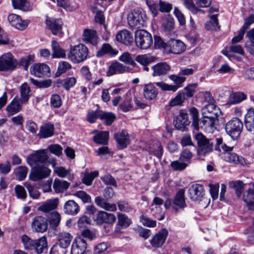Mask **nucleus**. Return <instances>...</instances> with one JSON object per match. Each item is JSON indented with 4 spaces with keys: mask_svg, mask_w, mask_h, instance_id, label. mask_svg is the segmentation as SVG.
<instances>
[{
    "mask_svg": "<svg viewBox=\"0 0 254 254\" xmlns=\"http://www.w3.org/2000/svg\"><path fill=\"white\" fill-rule=\"evenodd\" d=\"M197 145V154L200 157H205L213 150L216 138H208L202 133H197L194 136Z\"/></svg>",
    "mask_w": 254,
    "mask_h": 254,
    "instance_id": "nucleus-1",
    "label": "nucleus"
},
{
    "mask_svg": "<svg viewBox=\"0 0 254 254\" xmlns=\"http://www.w3.org/2000/svg\"><path fill=\"white\" fill-rule=\"evenodd\" d=\"M88 55V49L86 46L79 44L70 46L68 58L73 63H80L86 59Z\"/></svg>",
    "mask_w": 254,
    "mask_h": 254,
    "instance_id": "nucleus-2",
    "label": "nucleus"
},
{
    "mask_svg": "<svg viewBox=\"0 0 254 254\" xmlns=\"http://www.w3.org/2000/svg\"><path fill=\"white\" fill-rule=\"evenodd\" d=\"M243 128V124L238 118H233L228 122L225 127L226 133L233 140H237L240 136Z\"/></svg>",
    "mask_w": 254,
    "mask_h": 254,
    "instance_id": "nucleus-3",
    "label": "nucleus"
},
{
    "mask_svg": "<svg viewBox=\"0 0 254 254\" xmlns=\"http://www.w3.org/2000/svg\"><path fill=\"white\" fill-rule=\"evenodd\" d=\"M135 42L137 47L141 49H147L153 43L151 35L143 29L137 30L135 32Z\"/></svg>",
    "mask_w": 254,
    "mask_h": 254,
    "instance_id": "nucleus-4",
    "label": "nucleus"
},
{
    "mask_svg": "<svg viewBox=\"0 0 254 254\" xmlns=\"http://www.w3.org/2000/svg\"><path fill=\"white\" fill-rule=\"evenodd\" d=\"M169 78L174 82L175 85H169L163 81L155 82V84L163 91L175 92L179 87L182 86V84L186 79V77L179 74L178 75L171 74L169 76Z\"/></svg>",
    "mask_w": 254,
    "mask_h": 254,
    "instance_id": "nucleus-5",
    "label": "nucleus"
},
{
    "mask_svg": "<svg viewBox=\"0 0 254 254\" xmlns=\"http://www.w3.org/2000/svg\"><path fill=\"white\" fill-rule=\"evenodd\" d=\"M17 64L16 60L10 52L4 53L0 57V71H12L16 67Z\"/></svg>",
    "mask_w": 254,
    "mask_h": 254,
    "instance_id": "nucleus-6",
    "label": "nucleus"
},
{
    "mask_svg": "<svg viewBox=\"0 0 254 254\" xmlns=\"http://www.w3.org/2000/svg\"><path fill=\"white\" fill-rule=\"evenodd\" d=\"M49 158L45 150H39L29 155L27 158V162L30 166L44 165Z\"/></svg>",
    "mask_w": 254,
    "mask_h": 254,
    "instance_id": "nucleus-7",
    "label": "nucleus"
},
{
    "mask_svg": "<svg viewBox=\"0 0 254 254\" xmlns=\"http://www.w3.org/2000/svg\"><path fill=\"white\" fill-rule=\"evenodd\" d=\"M146 19L144 11L140 9H134L127 17L129 25L132 27L138 28L143 26Z\"/></svg>",
    "mask_w": 254,
    "mask_h": 254,
    "instance_id": "nucleus-8",
    "label": "nucleus"
},
{
    "mask_svg": "<svg viewBox=\"0 0 254 254\" xmlns=\"http://www.w3.org/2000/svg\"><path fill=\"white\" fill-rule=\"evenodd\" d=\"M29 177L33 181L41 180L48 177L51 174V171L45 165H37L32 166Z\"/></svg>",
    "mask_w": 254,
    "mask_h": 254,
    "instance_id": "nucleus-9",
    "label": "nucleus"
},
{
    "mask_svg": "<svg viewBox=\"0 0 254 254\" xmlns=\"http://www.w3.org/2000/svg\"><path fill=\"white\" fill-rule=\"evenodd\" d=\"M185 190L180 189L176 193L172 202V207L178 212V209L183 210L187 207L185 198Z\"/></svg>",
    "mask_w": 254,
    "mask_h": 254,
    "instance_id": "nucleus-10",
    "label": "nucleus"
},
{
    "mask_svg": "<svg viewBox=\"0 0 254 254\" xmlns=\"http://www.w3.org/2000/svg\"><path fill=\"white\" fill-rule=\"evenodd\" d=\"M189 196L194 201H200L204 196V190L202 185L194 184L192 185L188 190Z\"/></svg>",
    "mask_w": 254,
    "mask_h": 254,
    "instance_id": "nucleus-11",
    "label": "nucleus"
},
{
    "mask_svg": "<svg viewBox=\"0 0 254 254\" xmlns=\"http://www.w3.org/2000/svg\"><path fill=\"white\" fill-rule=\"evenodd\" d=\"M202 115L204 118L216 119L221 114L219 107L214 104H209L201 109Z\"/></svg>",
    "mask_w": 254,
    "mask_h": 254,
    "instance_id": "nucleus-12",
    "label": "nucleus"
},
{
    "mask_svg": "<svg viewBox=\"0 0 254 254\" xmlns=\"http://www.w3.org/2000/svg\"><path fill=\"white\" fill-rule=\"evenodd\" d=\"M87 244L85 240L81 238H76L72 245L71 254H91L88 251H86Z\"/></svg>",
    "mask_w": 254,
    "mask_h": 254,
    "instance_id": "nucleus-13",
    "label": "nucleus"
},
{
    "mask_svg": "<svg viewBox=\"0 0 254 254\" xmlns=\"http://www.w3.org/2000/svg\"><path fill=\"white\" fill-rule=\"evenodd\" d=\"M168 235V230L165 228L162 229L150 240V244L154 248L161 247L165 243Z\"/></svg>",
    "mask_w": 254,
    "mask_h": 254,
    "instance_id": "nucleus-14",
    "label": "nucleus"
},
{
    "mask_svg": "<svg viewBox=\"0 0 254 254\" xmlns=\"http://www.w3.org/2000/svg\"><path fill=\"white\" fill-rule=\"evenodd\" d=\"M175 127L180 130L184 131L190 124L188 115L184 111H181L179 115L174 121Z\"/></svg>",
    "mask_w": 254,
    "mask_h": 254,
    "instance_id": "nucleus-15",
    "label": "nucleus"
},
{
    "mask_svg": "<svg viewBox=\"0 0 254 254\" xmlns=\"http://www.w3.org/2000/svg\"><path fill=\"white\" fill-rule=\"evenodd\" d=\"M116 220V217L112 213H108L105 211H99L96 214L95 221L99 225L103 223L113 224Z\"/></svg>",
    "mask_w": 254,
    "mask_h": 254,
    "instance_id": "nucleus-16",
    "label": "nucleus"
},
{
    "mask_svg": "<svg viewBox=\"0 0 254 254\" xmlns=\"http://www.w3.org/2000/svg\"><path fill=\"white\" fill-rule=\"evenodd\" d=\"M32 228L36 232L43 233L48 229V223L43 216L35 217L31 224Z\"/></svg>",
    "mask_w": 254,
    "mask_h": 254,
    "instance_id": "nucleus-17",
    "label": "nucleus"
},
{
    "mask_svg": "<svg viewBox=\"0 0 254 254\" xmlns=\"http://www.w3.org/2000/svg\"><path fill=\"white\" fill-rule=\"evenodd\" d=\"M46 23L54 35L61 36L63 22L61 19L48 18L46 19Z\"/></svg>",
    "mask_w": 254,
    "mask_h": 254,
    "instance_id": "nucleus-18",
    "label": "nucleus"
},
{
    "mask_svg": "<svg viewBox=\"0 0 254 254\" xmlns=\"http://www.w3.org/2000/svg\"><path fill=\"white\" fill-rule=\"evenodd\" d=\"M49 66L44 64H37L31 68V74L38 77L49 76L50 73Z\"/></svg>",
    "mask_w": 254,
    "mask_h": 254,
    "instance_id": "nucleus-19",
    "label": "nucleus"
},
{
    "mask_svg": "<svg viewBox=\"0 0 254 254\" xmlns=\"http://www.w3.org/2000/svg\"><path fill=\"white\" fill-rule=\"evenodd\" d=\"M153 76H163L168 74L171 70L170 66L165 62L158 63L152 66Z\"/></svg>",
    "mask_w": 254,
    "mask_h": 254,
    "instance_id": "nucleus-20",
    "label": "nucleus"
},
{
    "mask_svg": "<svg viewBox=\"0 0 254 254\" xmlns=\"http://www.w3.org/2000/svg\"><path fill=\"white\" fill-rule=\"evenodd\" d=\"M114 136L120 149L126 148L130 142L129 134L125 130L115 133Z\"/></svg>",
    "mask_w": 254,
    "mask_h": 254,
    "instance_id": "nucleus-21",
    "label": "nucleus"
},
{
    "mask_svg": "<svg viewBox=\"0 0 254 254\" xmlns=\"http://www.w3.org/2000/svg\"><path fill=\"white\" fill-rule=\"evenodd\" d=\"M170 48V52L175 54H180L185 51L186 46L184 43L180 40L170 39L168 42Z\"/></svg>",
    "mask_w": 254,
    "mask_h": 254,
    "instance_id": "nucleus-22",
    "label": "nucleus"
},
{
    "mask_svg": "<svg viewBox=\"0 0 254 254\" xmlns=\"http://www.w3.org/2000/svg\"><path fill=\"white\" fill-rule=\"evenodd\" d=\"M116 40L126 45H130L133 42L131 33L126 29L119 32L116 35Z\"/></svg>",
    "mask_w": 254,
    "mask_h": 254,
    "instance_id": "nucleus-23",
    "label": "nucleus"
},
{
    "mask_svg": "<svg viewBox=\"0 0 254 254\" xmlns=\"http://www.w3.org/2000/svg\"><path fill=\"white\" fill-rule=\"evenodd\" d=\"M58 203L59 198H58L48 199L43 202L38 208V210L45 213H48L51 211L56 209L58 207Z\"/></svg>",
    "mask_w": 254,
    "mask_h": 254,
    "instance_id": "nucleus-24",
    "label": "nucleus"
},
{
    "mask_svg": "<svg viewBox=\"0 0 254 254\" xmlns=\"http://www.w3.org/2000/svg\"><path fill=\"white\" fill-rule=\"evenodd\" d=\"M128 67L122 64L116 62L112 63L109 66L107 75L110 76L117 73H122L128 71Z\"/></svg>",
    "mask_w": 254,
    "mask_h": 254,
    "instance_id": "nucleus-25",
    "label": "nucleus"
},
{
    "mask_svg": "<svg viewBox=\"0 0 254 254\" xmlns=\"http://www.w3.org/2000/svg\"><path fill=\"white\" fill-rule=\"evenodd\" d=\"M215 119L203 118L199 122V128H201L203 130L208 133L213 132L216 127L214 122Z\"/></svg>",
    "mask_w": 254,
    "mask_h": 254,
    "instance_id": "nucleus-26",
    "label": "nucleus"
},
{
    "mask_svg": "<svg viewBox=\"0 0 254 254\" xmlns=\"http://www.w3.org/2000/svg\"><path fill=\"white\" fill-rule=\"evenodd\" d=\"M246 37L248 39L245 44V48L248 53L254 56V28L247 32Z\"/></svg>",
    "mask_w": 254,
    "mask_h": 254,
    "instance_id": "nucleus-27",
    "label": "nucleus"
},
{
    "mask_svg": "<svg viewBox=\"0 0 254 254\" xmlns=\"http://www.w3.org/2000/svg\"><path fill=\"white\" fill-rule=\"evenodd\" d=\"M82 39L86 43L96 45L98 42L97 33L93 30L86 29L84 30Z\"/></svg>",
    "mask_w": 254,
    "mask_h": 254,
    "instance_id": "nucleus-28",
    "label": "nucleus"
},
{
    "mask_svg": "<svg viewBox=\"0 0 254 254\" xmlns=\"http://www.w3.org/2000/svg\"><path fill=\"white\" fill-rule=\"evenodd\" d=\"M143 91L144 97L148 100L155 99L158 95L157 89L151 83L144 85Z\"/></svg>",
    "mask_w": 254,
    "mask_h": 254,
    "instance_id": "nucleus-29",
    "label": "nucleus"
},
{
    "mask_svg": "<svg viewBox=\"0 0 254 254\" xmlns=\"http://www.w3.org/2000/svg\"><path fill=\"white\" fill-rule=\"evenodd\" d=\"M245 125L248 131L254 133V109L248 110L245 116Z\"/></svg>",
    "mask_w": 254,
    "mask_h": 254,
    "instance_id": "nucleus-30",
    "label": "nucleus"
},
{
    "mask_svg": "<svg viewBox=\"0 0 254 254\" xmlns=\"http://www.w3.org/2000/svg\"><path fill=\"white\" fill-rule=\"evenodd\" d=\"M135 61L143 65V70L148 71L149 68L147 65L153 62L155 60V58L149 54H145L142 55H138L135 59Z\"/></svg>",
    "mask_w": 254,
    "mask_h": 254,
    "instance_id": "nucleus-31",
    "label": "nucleus"
},
{
    "mask_svg": "<svg viewBox=\"0 0 254 254\" xmlns=\"http://www.w3.org/2000/svg\"><path fill=\"white\" fill-rule=\"evenodd\" d=\"M96 204L107 211L115 212L117 210L116 204H111L107 202V201L100 196H97L95 198Z\"/></svg>",
    "mask_w": 254,
    "mask_h": 254,
    "instance_id": "nucleus-32",
    "label": "nucleus"
},
{
    "mask_svg": "<svg viewBox=\"0 0 254 254\" xmlns=\"http://www.w3.org/2000/svg\"><path fill=\"white\" fill-rule=\"evenodd\" d=\"M54 134V126L51 123H47L41 126L39 135L40 138H46L53 136Z\"/></svg>",
    "mask_w": 254,
    "mask_h": 254,
    "instance_id": "nucleus-33",
    "label": "nucleus"
},
{
    "mask_svg": "<svg viewBox=\"0 0 254 254\" xmlns=\"http://www.w3.org/2000/svg\"><path fill=\"white\" fill-rule=\"evenodd\" d=\"M64 208L65 213L71 215L77 214L79 210L77 203L72 200H69L66 202Z\"/></svg>",
    "mask_w": 254,
    "mask_h": 254,
    "instance_id": "nucleus-34",
    "label": "nucleus"
},
{
    "mask_svg": "<svg viewBox=\"0 0 254 254\" xmlns=\"http://www.w3.org/2000/svg\"><path fill=\"white\" fill-rule=\"evenodd\" d=\"M69 186V183L58 178H56L53 183V188L56 193L63 192L68 188Z\"/></svg>",
    "mask_w": 254,
    "mask_h": 254,
    "instance_id": "nucleus-35",
    "label": "nucleus"
},
{
    "mask_svg": "<svg viewBox=\"0 0 254 254\" xmlns=\"http://www.w3.org/2000/svg\"><path fill=\"white\" fill-rule=\"evenodd\" d=\"M35 242L33 250H35L37 254H40L47 250L48 244L46 237L43 236L40 239L35 240Z\"/></svg>",
    "mask_w": 254,
    "mask_h": 254,
    "instance_id": "nucleus-36",
    "label": "nucleus"
},
{
    "mask_svg": "<svg viewBox=\"0 0 254 254\" xmlns=\"http://www.w3.org/2000/svg\"><path fill=\"white\" fill-rule=\"evenodd\" d=\"M72 236L68 233L62 232L59 235V244L61 248L65 249L70 244Z\"/></svg>",
    "mask_w": 254,
    "mask_h": 254,
    "instance_id": "nucleus-37",
    "label": "nucleus"
},
{
    "mask_svg": "<svg viewBox=\"0 0 254 254\" xmlns=\"http://www.w3.org/2000/svg\"><path fill=\"white\" fill-rule=\"evenodd\" d=\"M109 133L107 131H99L93 137V141L97 144L106 145L108 142Z\"/></svg>",
    "mask_w": 254,
    "mask_h": 254,
    "instance_id": "nucleus-38",
    "label": "nucleus"
},
{
    "mask_svg": "<svg viewBox=\"0 0 254 254\" xmlns=\"http://www.w3.org/2000/svg\"><path fill=\"white\" fill-rule=\"evenodd\" d=\"M51 46L53 52V57L57 58H65L66 54L65 51L60 46L55 40H52Z\"/></svg>",
    "mask_w": 254,
    "mask_h": 254,
    "instance_id": "nucleus-39",
    "label": "nucleus"
},
{
    "mask_svg": "<svg viewBox=\"0 0 254 254\" xmlns=\"http://www.w3.org/2000/svg\"><path fill=\"white\" fill-rule=\"evenodd\" d=\"M21 101L16 99H13L11 103L6 107V110L9 114L13 115L19 112L21 109Z\"/></svg>",
    "mask_w": 254,
    "mask_h": 254,
    "instance_id": "nucleus-40",
    "label": "nucleus"
},
{
    "mask_svg": "<svg viewBox=\"0 0 254 254\" xmlns=\"http://www.w3.org/2000/svg\"><path fill=\"white\" fill-rule=\"evenodd\" d=\"M225 159L226 161L235 164L243 165L245 163L244 159L239 157L235 153H227L225 154Z\"/></svg>",
    "mask_w": 254,
    "mask_h": 254,
    "instance_id": "nucleus-41",
    "label": "nucleus"
},
{
    "mask_svg": "<svg viewBox=\"0 0 254 254\" xmlns=\"http://www.w3.org/2000/svg\"><path fill=\"white\" fill-rule=\"evenodd\" d=\"M61 219V215L57 211L52 212L48 220L50 227L53 229H56L59 225Z\"/></svg>",
    "mask_w": 254,
    "mask_h": 254,
    "instance_id": "nucleus-42",
    "label": "nucleus"
},
{
    "mask_svg": "<svg viewBox=\"0 0 254 254\" xmlns=\"http://www.w3.org/2000/svg\"><path fill=\"white\" fill-rule=\"evenodd\" d=\"M246 98L247 95L243 92L233 93L230 96L229 103L230 104H237L245 100Z\"/></svg>",
    "mask_w": 254,
    "mask_h": 254,
    "instance_id": "nucleus-43",
    "label": "nucleus"
},
{
    "mask_svg": "<svg viewBox=\"0 0 254 254\" xmlns=\"http://www.w3.org/2000/svg\"><path fill=\"white\" fill-rule=\"evenodd\" d=\"M12 3L15 9H18L24 11L30 10V6L27 0H12Z\"/></svg>",
    "mask_w": 254,
    "mask_h": 254,
    "instance_id": "nucleus-44",
    "label": "nucleus"
},
{
    "mask_svg": "<svg viewBox=\"0 0 254 254\" xmlns=\"http://www.w3.org/2000/svg\"><path fill=\"white\" fill-rule=\"evenodd\" d=\"M118 225L122 228H127L131 223V220L126 215L118 213Z\"/></svg>",
    "mask_w": 254,
    "mask_h": 254,
    "instance_id": "nucleus-45",
    "label": "nucleus"
},
{
    "mask_svg": "<svg viewBox=\"0 0 254 254\" xmlns=\"http://www.w3.org/2000/svg\"><path fill=\"white\" fill-rule=\"evenodd\" d=\"M30 87L26 83H23L20 87V101L21 103H26L29 98Z\"/></svg>",
    "mask_w": 254,
    "mask_h": 254,
    "instance_id": "nucleus-46",
    "label": "nucleus"
},
{
    "mask_svg": "<svg viewBox=\"0 0 254 254\" xmlns=\"http://www.w3.org/2000/svg\"><path fill=\"white\" fill-rule=\"evenodd\" d=\"M233 149V147L227 146L226 144L223 143L222 138H216V143L215 145V150L221 151V150L225 152L226 153H230Z\"/></svg>",
    "mask_w": 254,
    "mask_h": 254,
    "instance_id": "nucleus-47",
    "label": "nucleus"
},
{
    "mask_svg": "<svg viewBox=\"0 0 254 254\" xmlns=\"http://www.w3.org/2000/svg\"><path fill=\"white\" fill-rule=\"evenodd\" d=\"M109 54L115 55L117 54V52L114 50L109 44H104L101 49L97 52L98 57H102L105 54Z\"/></svg>",
    "mask_w": 254,
    "mask_h": 254,
    "instance_id": "nucleus-48",
    "label": "nucleus"
},
{
    "mask_svg": "<svg viewBox=\"0 0 254 254\" xmlns=\"http://www.w3.org/2000/svg\"><path fill=\"white\" fill-rule=\"evenodd\" d=\"M150 211L152 215L158 220L161 221L164 219V215L162 213V209L160 206L151 204L150 206Z\"/></svg>",
    "mask_w": 254,
    "mask_h": 254,
    "instance_id": "nucleus-49",
    "label": "nucleus"
},
{
    "mask_svg": "<svg viewBox=\"0 0 254 254\" xmlns=\"http://www.w3.org/2000/svg\"><path fill=\"white\" fill-rule=\"evenodd\" d=\"M190 114L192 120V126L196 130L199 129L198 111L194 107L191 108L190 110Z\"/></svg>",
    "mask_w": 254,
    "mask_h": 254,
    "instance_id": "nucleus-50",
    "label": "nucleus"
},
{
    "mask_svg": "<svg viewBox=\"0 0 254 254\" xmlns=\"http://www.w3.org/2000/svg\"><path fill=\"white\" fill-rule=\"evenodd\" d=\"M116 117L111 112H105L101 110L100 120H104L107 126H110L116 119Z\"/></svg>",
    "mask_w": 254,
    "mask_h": 254,
    "instance_id": "nucleus-51",
    "label": "nucleus"
},
{
    "mask_svg": "<svg viewBox=\"0 0 254 254\" xmlns=\"http://www.w3.org/2000/svg\"><path fill=\"white\" fill-rule=\"evenodd\" d=\"M131 100L130 98H126L119 105V107L124 112H127L130 110L136 109V107L131 103Z\"/></svg>",
    "mask_w": 254,
    "mask_h": 254,
    "instance_id": "nucleus-52",
    "label": "nucleus"
},
{
    "mask_svg": "<svg viewBox=\"0 0 254 254\" xmlns=\"http://www.w3.org/2000/svg\"><path fill=\"white\" fill-rule=\"evenodd\" d=\"M21 241L25 250H34V245H35V240H32L26 235H23L21 236Z\"/></svg>",
    "mask_w": 254,
    "mask_h": 254,
    "instance_id": "nucleus-53",
    "label": "nucleus"
},
{
    "mask_svg": "<svg viewBox=\"0 0 254 254\" xmlns=\"http://www.w3.org/2000/svg\"><path fill=\"white\" fill-rule=\"evenodd\" d=\"M54 172L57 174V175L61 178H67L68 179L71 177L70 169H66L64 167L60 166L56 167L55 168Z\"/></svg>",
    "mask_w": 254,
    "mask_h": 254,
    "instance_id": "nucleus-54",
    "label": "nucleus"
},
{
    "mask_svg": "<svg viewBox=\"0 0 254 254\" xmlns=\"http://www.w3.org/2000/svg\"><path fill=\"white\" fill-rule=\"evenodd\" d=\"M76 82V79L73 77H67L63 80H59L57 83L58 84L61 83L66 90H68L75 84Z\"/></svg>",
    "mask_w": 254,
    "mask_h": 254,
    "instance_id": "nucleus-55",
    "label": "nucleus"
},
{
    "mask_svg": "<svg viewBox=\"0 0 254 254\" xmlns=\"http://www.w3.org/2000/svg\"><path fill=\"white\" fill-rule=\"evenodd\" d=\"M99 173L97 171L91 172L90 173H85L82 179L83 184L86 186H90L94 178L98 176Z\"/></svg>",
    "mask_w": 254,
    "mask_h": 254,
    "instance_id": "nucleus-56",
    "label": "nucleus"
},
{
    "mask_svg": "<svg viewBox=\"0 0 254 254\" xmlns=\"http://www.w3.org/2000/svg\"><path fill=\"white\" fill-rule=\"evenodd\" d=\"M91 9L94 13H96L95 16V21L96 22L100 24L103 25L105 28H106V25L105 24V18L102 11H96V7L92 6Z\"/></svg>",
    "mask_w": 254,
    "mask_h": 254,
    "instance_id": "nucleus-57",
    "label": "nucleus"
},
{
    "mask_svg": "<svg viewBox=\"0 0 254 254\" xmlns=\"http://www.w3.org/2000/svg\"><path fill=\"white\" fill-rule=\"evenodd\" d=\"M185 99V94L183 92L179 93L174 98L169 102V106H176L181 105Z\"/></svg>",
    "mask_w": 254,
    "mask_h": 254,
    "instance_id": "nucleus-58",
    "label": "nucleus"
},
{
    "mask_svg": "<svg viewBox=\"0 0 254 254\" xmlns=\"http://www.w3.org/2000/svg\"><path fill=\"white\" fill-rule=\"evenodd\" d=\"M101 110L90 111L86 115L87 121L90 124H93L95 122L96 119H100Z\"/></svg>",
    "mask_w": 254,
    "mask_h": 254,
    "instance_id": "nucleus-59",
    "label": "nucleus"
},
{
    "mask_svg": "<svg viewBox=\"0 0 254 254\" xmlns=\"http://www.w3.org/2000/svg\"><path fill=\"white\" fill-rule=\"evenodd\" d=\"M30 80L31 83H32L34 85L39 88H48L51 86L52 83L51 79H46L41 81H38L37 80L31 78Z\"/></svg>",
    "mask_w": 254,
    "mask_h": 254,
    "instance_id": "nucleus-60",
    "label": "nucleus"
},
{
    "mask_svg": "<svg viewBox=\"0 0 254 254\" xmlns=\"http://www.w3.org/2000/svg\"><path fill=\"white\" fill-rule=\"evenodd\" d=\"M28 168L25 166H19L15 171V175L19 181H23L26 177Z\"/></svg>",
    "mask_w": 254,
    "mask_h": 254,
    "instance_id": "nucleus-61",
    "label": "nucleus"
},
{
    "mask_svg": "<svg viewBox=\"0 0 254 254\" xmlns=\"http://www.w3.org/2000/svg\"><path fill=\"white\" fill-rule=\"evenodd\" d=\"M71 68V64L67 62L63 61L59 63L56 76H60Z\"/></svg>",
    "mask_w": 254,
    "mask_h": 254,
    "instance_id": "nucleus-62",
    "label": "nucleus"
},
{
    "mask_svg": "<svg viewBox=\"0 0 254 254\" xmlns=\"http://www.w3.org/2000/svg\"><path fill=\"white\" fill-rule=\"evenodd\" d=\"M34 61V55H28L22 58L19 61V64L24 67V69L27 70L28 67Z\"/></svg>",
    "mask_w": 254,
    "mask_h": 254,
    "instance_id": "nucleus-63",
    "label": "nucleus"
},
{
    "mask_svg": "<svg viewBox=\"0 0 254 254\" xmlns=\"http://www.w3.org/2000/svg\"><path fill=\"white\" fill-rule=\"evenodd\" d=\"M150 151L157 158L160 159L163 155V147L159 142H156L153 148L150 149Z\"/></svg>",
    "mask_w": 254,
    "mask_h": 254,
    "instance_id": "nucleus-64",
    "label": "nucleus"
}]
</instances>
